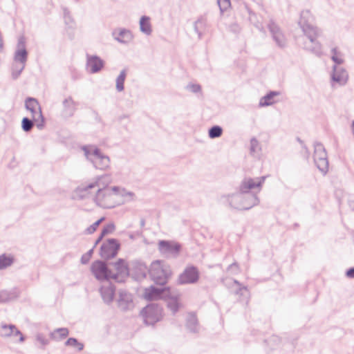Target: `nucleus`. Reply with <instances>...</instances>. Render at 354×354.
<instances>
[{"mask_svg": "<svg viewBox=\"0 0 354 354\" xmlns=\"http://www.w3.org/2000/svg\"><path fill=\"white\" fill-rule=\"evenodd\" d=\"M111 180L109 175L97 176L79 186L73 197L84 199L92 197L95 204L104 209H112L136 199V194L120 186H109Z\"/></svg>", "mask_w": 354, "mask_h": 354, "instance_id": "nucleus-1", "label": "nucleus"}, {"mask_svg": "<svg viewBox=\"0 0 354 354\" xmlns=\"http://www.w3.org/2000/svg\"><path fill=\"white\" fill-rule=\"evenodd\" d=\"M229 205L237 209H249L259 203V199L256 195H248V198L241 192L225 196Z\"/></svg>", "mask_w": 354, "mask_h": 354, "instance_id": "nucleus-2", "label": "nucleus"}, {"mask_svg": "<svg viewBox=\"0 0 354 354\" xmlns=\"http://www.w3.org/2000/svg\"><path fill=\"white\" fill-rule=\"evenodd\" d=\"M26 41L24 37L18 39L17 50L14 56V64L12 66V77L17 78L25 68L28 53L26 49Z\"/></svg>", "mask_w": 354, "mask_h": 354, "instance_id": "nucleus-3", "label": "nucleus"}, {"mask_svg": "<svg viewBox=\"0 0 354 354\" xmlns=\"http://www.w3.org/2000/svg\"><path fill=\"white\" fill-rule=\"evenodd\" d=\"M83 150L86 158L93 163L96 169L103 170L109 167V158L103 154L98 149L88 146L84 147Z\"/></svg>", "mask_w": 354, "mask_h": 354, "instance_id": "nucleus-4", "label": "nucleus"}, {"mask_svg": "<svg viewBox=\"0 0 354 354\" xmlns=\"http://www.w3.org/2000/svg\"><path fill=\"white\" fill-rule=\"evenodd\" d=\"M149 274L153 281L156 283L163 285L171 276V271L169 266L165 265L160 261H156L151 264Z\"/></svg>", "mask_w": 354, "mask_h": 354, "instance_id": "nucleus-5", "label": "nucleus"}, {"mask_svg": "<svg viewBox=\"0 0 354 354\" xmlns=\"http://www.w3.org/2000/svg\"><path fill=\"white\" fill-rule=\"evenodd\" d=\"M314 162L318 169L324 175L328 171V160L326 149L323 145L316 143L314 145Z\"/></svg>", "mask_w": 354, "mask_h": 354, "instance_id": "nucleus-6", "label": "nucleus"}, {"mask_svg": "<svg viewBox=\"0 0 354 354\" xmlns=\"http://www.w3.org/2000/svg\"><path fill=\"white\" fill-rule=\"evenodd\" d=\"M145 324L153 325L159 322L162 317V310L157 304L147 306L141 312Z\"/></svg>", "mask_w": 354, "mask_h": 354, "instance_id": "nucleus-7", "label": "nucleus"}, {"mask_svg": "<svg viewBox=\"0 0 354 354\" xmlns=\"http://www.w3.org/2000/svg\"><path fill=\"white\" fill-rule=\"evenodd\" d=\"M265 180L266 176L255 178H245L241 182L239 190L248 198V195H254L250 193V190L254 189H258L259 192L261 190Z\"/></svg>", "mask_w": 354, "mask_h": 354, "instance_id": "nucleus-8", "label": "nucleus"}, {"mask_svg": "<svg viewBox=\"0 0 354 354\" xmlns=\"http://www.w3.org/2000/svg\"><path fill=\"white\" fill-rule=\"evenodd\" d=\"M91 270L95 277L100 281H109L113 277L112 270H109L106 264L101 261H94L91 265Z\"/></svg>", "mask_w": 354, "mask_h": 354, "instance_id": "nucleus-9", "label": "nucleus"}, {"mask_svg": "<svg viewBox=\"0 0 354 354\" xmlns=\"http://www.w3.org/2000/svg\"><path fill=\"white\" fill-rule=\"evenodd\" d=\"M158 250L165 257H176L180 250V245L175 241H160Z\"/></svg>", "mask_w": 354, "mask_h": 354, "instance_id": "nucleus-10", "label": "nucleus"}, {"mask_svg": "<svg viewBox=\"0 0 354 354\" xmlns=\"http://www.w3.org/2000/svg\"><path fill=\"white\" fill-rule=\"evenodd\" d=\"M120 248V244L116 239H111L104 243L100 249V255L105 259L114 257Z\"/></svg>", "mask_w": 354, "mask_h": 354, "instance_id": "nucleus-11", "label": "nucleus"}, {"mask_svg": "<svg viewBox=\"0 0 354 354\" xmlns=\"http://www.w3.org/2000/svg\"><path fill=\"white\" fill-rule=\"evenodd\" d=\"M113 266L114 271L112 270L113 277H111V279H113L118 282L123 281L124 279L129 274V270L126 262L122 259H120Z\"/></svg>", "mask_w": 354, "mask_h": 354, "instance_id": "nucleus-12", "label": "nucleus"}, {"mask_svg": "<svg viewBox=\"0 0 354 354\" xmlns=\"http://www.w3.org/2000/svg\"><path fill=\"white\" fill-rule=\"evenodd\" d=\"M330 77L333 85L337 84L339 86H344L348 82V74L344 68L340 66L333 65Z\"/></svg>", "mask_w": 354, "mask_h": 354, "instance_id": "nucleus-13", "label": "nucleus"}, {"mask_svg": "<svg viewBox=\"0 0 354 354\" xmlns=\"http://www.w3.org/2000/svg\"><path fill=\"white\" fill-rule=\"evenodd\" d=\"M199 278V273L196 268L194 266L187 267L178 277L180 284H188L196 283Z\"/></svg>", "mask_w": 354, "mask_h": 354, "instance_id": "nucleus-14", "label": "nucleus"}, {"mask_svg": "<svg viewBox=\"0 0 354 354\" xmlns=\"http://www.w3.org/2000/svg\"><path fill=\"white\" fill-rule=\"evenodd\" d=\"M170 293L169 288H155L153 286H151L145 290L144 292V298L147 300H157L161 298H164L169 295Z\"/></svg>", "mask_w": 354, "mask_h": 354, "instance_id": "nucleus-15", "label": "nucleus"}, {"mask_svg": "<svg viewBox=\"0 0 354 354\" xmlns=\"http://www.w3.org/2000/svg\"><path fill=\"white\" fill-rule=\"evenodd\" d=\"M113 39L120 44H128L133 39L132 32L124 28H115L112 32Z\"/></svg>", "mask_w": 354, "mask_h": 354, "instance_id": "nucleus-16", "label": "nucleus"}, {"mask_svg": "<svg viewBox=\"0 0 354 354\" xmlns=\"http://www.w3.org/2000/svg\"><path fill=\"white\" fill-rule=\"evenodd\" d=\"M26 108L31 113L32 119L35 121L43 120L41 106L38 101L33 97H28L25 102Z\"/></svg>", "mask_w": 354, "mask_h": 354, "instance_id": "nucleus-17", "label": "nucleus"}, {"mask_svg": "<svg viewBox=\"0 0 354 354\" xmlns=\"http://www.w3.org/2000/svg\"><path fill=\"white\" fill-rule=\"evenodd\" d=\"M268 28L277 45L279 47L285 46L286 44V39L277 25L271 21L268 24Z\"/></svg>", "mask_w": 354, "mask_h": 354, "instance_id": "nucleus-18", "label": "nucleus"}, {"mask_svg": "<svg viewBox=\"0 0 354 354\" xmlns=\"http://www.w3.org/2000/svg\"><path fill=\"white\" fill-rule=\"evenodd\" d=\"M101 297L106 304H111L115 295V287L111 283L106 281L100 288Z\"/></svg>", "mask_w": 354, "mask_h": 354, "instance_id": "nucleus-19", "label": "nucleus"}, {"mask_svg": "<svg viewBox=\"0 0 354 354\" xmlns=\"http://www.w3.org/2000/svg\"><path fill=\"white\" fill-rule=\"evenodd\" d=\"M148 271L149 272V270H148L145 263L140 261H134L132 263L131 272L136 279L140 280L145 278Z\"/></svg>", "mask_w": 354, "mask_h": 354, "instance_id": "nucleus-20", "label": "nucleus"}, {"mask_svg": "<svg viewBox=\"0 0 354 354\" xmlns=\"http://www.w3.org/2000/svg\"><path fill=\"white\" fill-rule=\"evenodd\" d=\"M118 305L123 310L132 308L133 299L131 295L124 290H120L118 299Z\"/></svg>", "mask_w": 354, "mask_h": 354, "instance_id": "nucleus-21", "label": "nucleus"}, {"mask_svg": "<svg viewBox=\"0 0 354 354\" xmlns=\"http://www.w3.org/2000/svg\"><path fill=\"white\" fill-rule=\"evenodd\" d=\"M103 61L97 56H88L86 69L91 73H95L103 67Z\"/></svg>", "mask_w": 354, "mask_h": 354, "instance_id": "nucleus-22", "label": "nucleus"}, {"mask_svg": "<svg viewBox=\"0 0 354 354\" xmlns=\"http://www.w3.org/2000/svg\"><path fill=\"white\" fill-rule=\"evenodd\" d=\"M310 12L308 10L302 11L300 15V18L299 19L298 24L302 30L304 35L307 38H310Z\"/></svg>", "mask_w": 354, "mask_h": 354, "instance_id": "nucleus-23", "label": "nucleus"}, {"mask_svg": "<svg viewBox=\"0 0 354 354\" xmlns=\"http://www.w3.org/2000/svg\"><path fill=\"white\" fill-rule=\"evenodd\" d=\"M167 297L169 299L167 301V307L172 312L173 314L176 313L181 307V304L179 301V294L174 293L170 291Z\"/></svg>", "mask_w": 354, "mask_h": 354, "instance_id": "nucleus-24", "label": "nucleus"}, {"mask_svg": "<svg viewBox=\"0 0 354 354\" xmlns=\"http://www.w3.org/2000/svg\"><path fill=\"white\" fill-rule=\"evenodd\" d=\"M63 113L66 116H71L76 110L77 103L71 97H68L63 101Z\"/></svg>", "mask_w": 354, "mask_h": 354, "instance_id": "nucleus-25", "label": "nucleus"}, {"mask_svg": "<svg viewBox=\"0 0 354 354\" xmlns=\"http://www.w3.org/2000/svg\"><path fill=\"white\" fill-rule=\"evenodd\" d=\"M140 31L146 35H150L152 32L150 18L147 16H142L139 21Z\"/></svg>", "mask_w": 354, "mask_h": 354, "instance_id": "nucleus-26", "label": "nucleus"}, {"mask_svg": "<svg viewBox=\"0 0 354 354\" xmlns=\"http://www.w3.org/2000/svg\"><path fill=\"white\" fill-rule=\"evenodd\" d=\"M279 95V92L271 91L265 96L262 97L259 101V106H267L273 104L275 102L274 97Z\"/></svg>", "mask_w": 354, "mask_h": 354, "instance_id": "nucleus-27", "label": "nucleus"}, {"mask_svg": "<svg viewBox=\"0 0 354 354\" xmlns=\"http://www.w3.org/2000/svg\"><path fill=\"white\" fill-rule=\"evenodd\" d=\"M69 331L67 328H59L54 330L50 336L53 339L59 341L66 337Z\"/></svg>", "mask_w": 354, "mask_h": 354, "instance_id": "nucleus-28", "label": "nucleus"}, {"mask_svg": "<svg viewBox=\"0 0 354 354\" xmlns=\"http://www.w3.org/2000/svg\"><path fill=\"white\" fill-rule=\"evenodd\" d=\"M331 52V59L335 63L334 65L339 66L344 62V54L337 48H333Z\"/></svg>", "mask_w": 354, "mask_h": 354, "instance_id": "nucleus-29", "label": "nucleus"}, {"mask_svg": "<svg viewBox=\"0 0 354 354\" xmlns=\"http://www.w3.org/2000/svg\"><path fill=\"white\" fill-rule=\"evenodd\" d=\"M187 327L191 332L195 333L198 331V320L194 314L189 313L188 315L187 319Z\"/></svg>", "mask_w": 354, "mask_h": 354, "instance_id": "nucleus-30", "label": "nucleus"}, {"mask_svg": "<svg viewBox=\"0 0 354 354\" xmlns=\"http://www.w3.org/2000/svg\"><path fill=\"white\" fill-rule=\"evenodd\" d=\"M15 259L11 254H2L0 256V270H3L10 266L14 263Z\"/></svg>", "mask_w": 354, "mask_h": 354, "instance_id": "nucleus-31", "label": "nucleus"}, {"mask_svg": "<svg viewBox=\"0 0 354 354\" xmlns=\"http://www.w3.org/2000/svg\"><path fill=\"white\" fill-rule=\"evenodd\" d=\"M206 21L203 19H198L194 24V31L197 33L198 38H201L206 28Z\"/></svg>", "mask_w": 354, "mask_h": 354, "instance_id": "nucleus-32", "label": "nucleus"}, {"mask_svg": "<svg viewBox=\"0 0 354 354\" xmlns=\"http://www.w3.org/2000/svg\"><path fill=\"white\" fill-rule=\"evenodd\" d=\"M127 73L125 70H122L116 78V89L118 92L124 90V82L126 79Z\"/></svg>", "mask_w": 354, "mask_h": 354, "instance_id": "nucleus-33", "label": "nucleus"}, {"mask_svg": "<svg viewBox=\"0 0 354 354\" xmlns=\"http://www.w3.org/2000/svg\"><path fill=\"white\" fill-rule=\"evenodd\" d=\"M114 230H115V225L113 223H109V224L106 225V226H104L101 232L100 236H99V238L97 239V241L95 242V245L97 244L101 241V239H102V237L104 236L111 234L112 232H113Z\"/></svg>", "mask_w": 354, "mask_h": 354, "instance_id": "nucleus-34", "label": "nucleus"}, {"mask_svg": "<svg viewBox=\"0 0 354 354\" xmlns=\"http://www.w3.org/2000/svg\"><path fill=\"white\" fill-rule=\"evenodd\" d=\"M65 344L68 346H72L79 351H82L84 348V344L82 343L79 342L75 338L72 337L68 339L65 342Z\"/></svg>", "mask_w": 354, "mask_h": 354, "instance_id": "nucleus-35", "label": "nucleus"}, {"mask_svg": "<svg viewBox=\"0 0 354 354\" xmlns=\"http://www.w3.org/2000/svg\"><path fill=\"white\" fill-rule=\"evenodd\" d=\"M223 129L219 126H214L209 130V137L210 138H216L222 135Z\"/></svg>", "mask_w": 354, "mask_h": 354, "instance_id": "nucleus-36", "label": "nucleus"}, {"mask_svg": "<svg viewBox=\"0 0 354 354\" xmlns=\"http://www.w3.org/2000/svg\"><path fill=\"white\" fill-rule=\"evenodd\" d=\"M245 9L248 10V12L249 14V19L250 21L254 24V25L258 28L259 29H262L263 26L261 22L256 20L257 16L254 15V13H252V11L245 6Z\"/></svg>", "mask_w": 354, "mask_h": 354, "instance_id": "nucleus-37", "label": "nucleus"}, {"mask_svg": "<svg viewBox=\"0 0 354 354\" xmlns=\"http://www.w3.org/2000/svg\"><path fill=\"white\" fill-rule=\"evenodd\" d=\"M322 30L317 26H311V42L322 36Z\"/></svg>", "mask_w": 354, "mask_h": 354, "instance_id": "nucleus-38", "label": "nucleus"}, {"mask_svg": "<svg viewBox=\"0 0 354 354\" xmlns=\"http://www.w3.org/2000/svg\"><path fill=\"white\" fill-rule=\"evenodd\" d=\"M104 220V217H102L95 223H93L91 225H90L88 227L86 228V232L88 234H93L98 227L100 224L102 223V221Z\"/></svg>", "mask_w": 354, "mask_h": 354, "instance_id": "nucleus-39", "label": "nucleus"}, {"mask_svg": "<svg viewBox=\"0 0 354 354\" xmlns=\"http://www.w3.org/2000/svg\"><path fill=\"white\" fill-rule=\"evenodd\" d=\"M221 12L227 10L231 6L230 0H217Z\"/></svg>", "mask_w": 354, "mask_h": 354, "instance_id": "nucleus-40", "label": "nucleus"}, {"mask_svg": "<svg viewBox=\"0 0 354 354\" xmlns=\"http://www.w3.org/2000/svg\"><path fill=\"white\" fill-rule=\"evenodd\" d=\"M33 127L32 122L27 118L22 120V129L24 131H29Z\"/></svg>", "mask_w": 354, "mask_h": 354, "instance_id": "nucleus-41", "label": "nucleus"}, {"mask_svg": "<svg viewBox=\"0 0 354 354\" xmlns=\"http://www.w3.org/2000/svg\"><path fill=\"white\" fill-rule=\"evenodd\" d=\"M12 299L10 293L6 290L0 291V302H6Z\"/></svg>", "mask_w": 354, "mask_h": 354, "instance_id": "nucleus-42", "label": "nucleus"}, {"mask_svg": "<svg viewBox=\"0 0 354 354\" xmlns=\"http://www.w3.org/2000/svg\"><path fill=\"white\" fill-rule=\"evenodd\" d=\"M313 44V46H311V52L314 53L317 55H320L322 54V46L319 42H312Z\"/></svg>", "mask_w": 354, "mask_h": 354, "instance_id": "nucleus-43", "label": "nucleus"}, {"mask_svg": "<svg viewBox=\"0 0 354 354\" xmlns=\"http://www.w3.org/2000/svg\"><path fill=\"white\" fill-rule=\"evenodd\" d=\"M10 328L14 330V333H12V335L15 336H19V342H23L24 341V337L23 334L19 330L15 325H10Z\"/></svg>", "mask_w": 354, "mask_h": 354, "instance_id": "nucleus-44", "label": "nucleus"}, {"mask_svg": "<svg viewBox=\"0 0 354 354\" xmlns=\"http://www.w3.org/2000/svg\"><path fill=\"white\" fill-rule=\"evenodd\" d=\"M93 252V249H91L88 252H87L86 254L82 256L81 262L82 264H86L89 261L92 256Z\"/></svg>", "mask_w": 354, "mask_h": 354, "instance_id": "nucleus-45", "label": "nucleus"}, {"mask_svg": "<svg viewBox=\"0 0 354 354\" xmlns=\"http://www.w3.org/2000/svg\"><path fill=\"white\" fill-rule=\"evenodd\" d=\"M259 149V142L257 139L252 138L250 140V151L252 153L256 152Z\"/></svg>", "mask_w": 354, "mask_h": 354, "instance_id": "nucleus-46", "label": "nucleus"}, {"mask_svg": "<svg viewBox=\"0 0 354 354\" xmlns=\"http://www.w3.org/2000/svg\"><path fill=\"white\" fill-rule=\"evenodd\" d=\"M36 339L39 344H41L42 346H46L48 344V341L47 339L44 337V336L41 334H37L36 335Z\"/></svg>", "mask_w": 354, "mask_h": 354, "instance_id": "nucleus-47", "label": "nucleus"}, {"mask_svg": "<svg viewBox=\"0 0 354 354\" xmlns=\"http://www.w3.org/2000/svg\"><path fill=\"white\" fill-rule=\"evenodd\" d=\"M187 89L193 92V93H197L201 91V86L198 84H188L187 86Z\"/></svg>", "mask_w": 354, "mask_h": 354, "instance_id": "nucleus-48", "label": "nucleus"}, {"mask_svg": "<svg viewBox=\"0 0 354 354\" xmlns=\"http://www.w3.org/2000/svg\"><path fill=\"white\" fill-rule=\"evenodd\" d=\"M2 328L5 330V335L7 336H10L14 333V330L10 328V325H3Z\"/></svg>", "mask_w": 354, "mask_h": 354, "instance_id": "nucleus-49", "label": "nucleus"}, {"mask_svg": "<svg viewBox=\"0 0 354 354\" xmlns=\"http://www.w3.org/2000/svg\"><path fill=\"white\" fill-rule=\"evenodd\" d=\"M346 277L348 278H354V268H351L346 271Z\"/></svg>", "mask_w": 354, "mask_h": 354, "instance_id": "nucleus-50", "label": "nucleus"}, {"mask_svg": "<svg viewBox=\"0 0 354 354\" xmlns=\"http://www.w3.org/2000/svg\"><path fill=\"white\" fill-rule=\"evenodd\" d=\"M241 291L243 292L244 293H248V290L246 289V288L241 289Z\"/></svg>", "mask_w": 354, "mask_h": 354, "instance_id": "nucleus-51", "label": "nucleus"}, {"mask_svg": "<svg viewBox=\"0 0 354 354\" xmlns=\"http://www.w3.org/2000/svg\"><path fill=\"white\" fill-rule=\"evenodd\" d=\"M234 267H236V266L235 264H232L230 266V268H233Z\"/></svg>", "mask_w": 354, "mask_h": 354, "instance_id": "nucleus-52", "label": "nucleus"}]
</instances>
